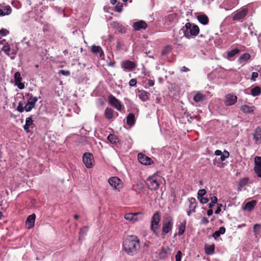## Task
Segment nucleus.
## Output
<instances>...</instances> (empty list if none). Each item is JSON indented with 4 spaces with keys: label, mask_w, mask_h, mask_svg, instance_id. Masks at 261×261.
<instances>
[{
    "label": "nucleus",
    "mask_w": 261,
    "mask_h": 261,
    "mask_svg": "<svg viewBox=\"0 0 261 261\" xmlns=\"http://www.w3.org/2000/svg\"><path fill=\"white\" fill-rule=\"evenodd\" d=\"M12 9L10 6H7L0 9V16L9 15L11 13Z\"/></svg>",
    "instance_id": "obj_26"
},
{
    "label": "nucleus",
    "mask_w": 261,
    "mask_h": 261,
    "mask_svg": "<svg viewBox=\"0 0 261 261\" xmlns=\"http://www.w3.org/2000/svg\"><path fill=\"white\" fill-rule=\"evenodd\" d=\"M258 73L256 72H253L252 73L251 80L252 81H255L256 80V79L258 77Z\"/></svg>",
    "instance_id": "obj_54"
},
{
    "label": "nucleus",
    "mask_w": 261,
    "mask_h": 261,
    "mask_svg": "<svg viewBox=\"0 0 261 261\" xmlns=\"http://www.w3.org/2000/svg\"><path fill=\"white\" fill-rule=\"evenodd\" d=\"M21 80L22 79L20 73L19 72H16L14 74L15 85L20 89H23L24 88V85L21 83Z\"/></svg>",
    "instance_id": "obj_17"
},
{
    "label": "nucleus",
    "mask_w": 261,
    "mask_h": 261,
    "mask_svg": "<svg viewBox=\"0 0 261 261\" xmlns=\"http://www.w3.org/2000/svg\"><path fill=\"white\" fill-rule=\"evenodd\" d=\"M177 21V16L175 13L169 14L165 16V22L168 25L172 23L176 22Z\"/></svg>",
    "instance_id": "obj_16"
},
{
    "label": "nucleus",
    "mask_w": 261,
    "mask_h": 261,
    "mask_svg": "<svg viewBox=\"0 0 261 261\" xmlns=\"http://www.w3.org/2000/svg\"><path fill=\"white\" fill-rule=\"evenodd\" d=\"M173 226V219L171 216H168L163 221L162 234L168 233L171 231Z\"/></svg>",
    "instance_id": "obj_3"
},
{
    "label": "nucleus",
    "mask_w": 261,
    "mask_h": 261,
    "mask_svg": "<svg viewBox=\"0 0 261 261\" xmlns=\"http://www.w3.org/2000/svg\"><path fill=\"white\" fill-rule=\"evenodd\" d=\"M108 140L112 143L115 144L118 142V138L113 134H110L107 138Z\"/></svg>",
    "instance_id": "obj_39"
},
{
    "label": "nucleus",
    "mask_w": 261,
    "mask_h": 261,
    "mask_svg": "<svg viewBox=\"0 0 261 261\" xmlns=\"http://www.w3.org/2000/svg\"><path fill=\"white\" fill-rule=\"evenodd\" d=\"M220 234H223L225 232V228L223 226L220 227L219 230H217Z\"/></svg>",
    "instance_id": "obj_58"
},
{
    "label": "nucleus",
    "mask_w": 261,
    "mask_h": 261,
    "mask_svg": "<svg viewBox=\"0 0 261 261\" xmlns=\"http://www.w3.org/2000/svg\"><path fill=\"white\" fill-rule=\"evenodd\" d=\"M253 139L254 141L257 144L261 143V128L257 127L253 133Z\"/></svg>",
    "instance_id": "obj_14"
},
{
    "label": "nucleus",
    "mask_w": 261,
    "mask_h": 261,
    "mask_svg": "<svg viewBox=\"0 0 261 261\" xmlns=\"http://www.w3.org/2000/svg\"><path fill=\"white\" fill-rule=\"evenodd\" d=\"M111 25H112L114 28H115L120 33H125V28L123 26L122 24L118 22H113L111 23Z\"/></svg>",
    "instance_id": "obj_23"
},
{
    "label": "nucleus",
    "mask_w": 261,
    "mask_h": 261,
    "mask_svg": "<svg viewBox=\"0 0 261 261\" xmlns=\"http://www.w3.org/2000/svg\"><path fill=\"white\" fill-rule=\"evenodd\" d=\"M206 193V190L205 189H200L198 191L197 193V198L200 199V198L203 197Z\"/></svg>",
    "instance_id": "obj_45"
},
{
    "label": "nucleus",
    "mask_w": 261,
    "mask_h": 261,
    "mask_svg": "<svg viewBox=\"0 0 261 261\" xmlns=\"http://www.w3.org/2000/svg\"><path fill=\"white\" fill-rule=\"evenodd\" d=\"M161 221L160 216L159 212L155 213L151 218L150 229L155 236H159L158 230L160 227V222Z\"/></svg>",
    "instance_id": "obj_2"
},
{
    "label": "nucleus",
    "mask_w": 261,
    "mask_h": 261,
    "mask_svg": "<svg viewBox=\"0 0 261 261\" xmlns=\"http://www.w3.org/2000/svg\"><path fill=\"white\" fill-rule=\"evenodd\" d=\"M248 12V8L243 7L236 12L232 17V20L234 21H242L247 15Z\"/></svg>",
    "instance_id": "obj_6"
},
{
    "label": "nucleus",
    "mask_w": 261,
    "mask_h": 261,
    "mask_svg": "<svg viewBox=\"0 0 261 261\" xmlns=\"http://www.w3.org/2000/svg\"><path fill=\"white\" fill-rule=\"evenodd\" d=\"M170 253V249L167 247H162L160 251V254L163 256H166Z\"/></svg>",
    "instance_id": "obj_37"
},
{
    "label": "nucleus",
    "mask_w": 261,
    "mask_h": 261,
    "mask_svg": "<svg viewBox=\"0 0 261 261\" xmlns=\"http://www.w3.org/2000/svg\"><path fill=\"white\" fill-rule=\"evenodd\" d=\"M256 203L257 201L256 200H251V201L246 203L244 205L242 206V209L244 211L250 212L254 210Z\"/></svg>",
    "instance_id": "obj_15"
},
{
    "label": "nucleus",
    "mask_w": 261,
    "mask_h": 261,
    "mask_svg": "<svg viewBox=\"0 0 261 261\" xmlns=\"http://www.w3.org/2000/svg\"><path fill=\"white\" fill-rule=\"evenodd\" d=\"M254 167H261V156H256L254 158Z\"/></svg>",
    "instance_id": "obj_43"
},
{
    "label": "nucleus",
    "mask_w": 261,
    "mask_h": 261,
    "mask_svg": "<svg viewBox=\"0 0 261 261\" xmlns=\"http://www.w3.org/2000/svg\"><path fill=\"white\" fill-rule=\"evenodd\" d=\"M114 110L111 108H107L105 111V116L107 119L110 120L113 118Z\"/></svg>",
    "instance_id": "obj_29"
},
{
    "label": "nucleus",
    "mask_w": 261,
    "mask_h": 261,
    "mask_svg": "<svg viewBox=\"0 0 261 261\" xmlns=\"http://www.w3.org/2000/svg\"><path fill=\"white\" fill-rule=\"evenodd\" d=\"M250 58V54L248 53H244L242 55L239 59V61L240 63L246 62L248 61Z\"/></svg>",
    "instance_id": "obj_35"
},
{
    "label": "nucleus",
    "mask_w": 261,
    "mask_h": 261,
    "mask_svg": "<svg viewBox=\"0 0 261 261\" xmlns=\"http://www.w3.org/2000/svg\"><path fill=\"white\" fill-rule=\"evenodd\" d=\"M222 153L223 152L220 150H216L215 152V154L218 156L221 155Z\"/></svg>",
    "instance_id": "obj_64"
},
{
    "label": "nucleus",
    "mask_w": 261,
    "mask_h": 261,
    "mask_svg": "<svg viewBox=\"0 0 261 261\" xmlns=\"http://www.w3.org/2000/svg\"><path fill=\"white\" fill-rule=\"evenodd\" d=\"M181 252L180 251H178L175 255V261H180L181 258Z\"/></svg>",
    "instance_id": "obj_52"
},
{
    "label": "nucleus",
    "mask_w": 261,
    "mask_h": 261,
    "mask_svg": "<svg viewBox=\"0 0 261 261\" xmlns=\"http://www.w3.org/2000/svg\"><path fill=\"white\" fill-rule=\"evenodd\" d=\"M192 32L193 36H197L199 32V27L196 25H193L191 26Z\"/></svg>",
    "instance_id": "obj_41"
},
{
    "label": "nucleus",
    "mask_w": 261,
    "mask_h": 261,
    "mask_svg": "<svg viewBox=\"0 0 261 261\" xmlns=\"http://www.w3.org/2000/svg\"><path fill=\"white\" fill-rule=\"evenodd\" d=\"M35 218L36 215L34 214L30 215L28 217L25 222V225L28 228H31L34 226Z\"/></svg>",
    "instance_id": "obj_21"
},
{
    "label": "nucleus",
    "mask_w": 261,
    "mask_h": 261,
    "mask_svg": "<svg viewBox=\"0 0 261 261\" xmlns=\"http://www.w3.org/2000/svg\"><path fill=\"white\" fill-rule=\"evenodd\" d=\"M191 26L192 24L191 23H186L185 25L179 30V34H183L184 36L188 39H190L192 36H193L192 32Z\"/></svg>",
    "instance_id": "obj_7"
},
{
    "label": "nucleus",
    "mask_w": 261,
    "mask_h": 261,
    "mask_svg": "<svg viewBox=\"0 0 261 261\" xmlns=\"http://www.w3.org/2000/svg\"><path fill=\"white\" fill-rule=\"evenodd\" d=\"M261 229V225L258 223H256L253 226V232L255 235L258 234L260 233V231Z\"/></svg>",
    "instance_id": "obj_40"
},
{
    "label": "nucleus",
    "mask_w": 261,
    "mask_h": 261,
    "mask_svg": "<svg viewBox=\"0 0 261 261\" xmlns=\"http://www.w3.org/2000/svg\"><path fill=\"white\" fill-rule=\"evenodd\" d=\"M222 205L221 204H219V206H218L217 210L215 211V214H218L220 213V212L221 211V207H222Z\"/></svg>",
    "instance_id": "obj_62"
},
{
    "label": "nucleus",
    "mask_w": 261,
    "mask_h": 261,
    "mask_svg": "<svg viewBox=\"0 0 261 261\" xmlns=\"http://www.w3.org/2000/svg\"><path fill=\"white\" fill-rule=\"evenodd\" d=\"M138 160L141 164L145 165H150L153 163L151 158L142 153L138 154Z\"/></svg>",
    "instance_id": "obj_13"
},
{
    "label": "nucleus",
    "mask_w": 261,
    "mask_h": 261,
    "mask_svg": "<svg viewBox=\"0 0 261 261\" xmlns=\"http://www.w3.org/2000/svg\"><path fill=\"white\" fill-rule=\"evenodd\" d=\"M189 201L190 203L189 204V211L187 212L188 215L190 216L191 212L194 213L195 212V208L197 207V202L196 199L195 198L191 197L189 199Z\"/></svg>",
    "instance_id": "obj_20"
},
{
    "label": "nucleus",
    "mask_w": 261,
    "mask_h": 261,
    "mask_svg": "<svg viewBox=\"0 0 261 261\" xmlns=\"http://www.w3.org/2000/svg\"><path fill=\"white\" fill-rule=\"evenodd\" d=\"M254 171L257 177L261 178V167H254Z\"/></svg>",
    "instance_id": "obj_47"
},
{
    "label": "nucleus",
    "mask_w": 261,
    "mask_h": 261,
    "mask_svg": "<svg viewBox=\"0 0 261 261\" xmlns=\"http://www.w3.org/2000/svg\"><path fill=\"white\" fill-rule=\"evenodd\" d=\"M205 95L199 92L196 93L193 97V100L195 102H202L205 100Z\"/></svg>",
    "instance_id": "obj_25"
},
{
    "label": "nucleus",
    "mask_w": 261,
    "mask_h": 261,
    "mask_svg": "<svg viewBox=\"0 0 261 261\" xmlns=\"http://www.w3.org/2000/svg\"><path fill=\"white\" fill-rule=\"evenodd\" d=\"M136 66L137 64L135 62L128 60L123 61L121 63V67L124 70L132 71Z\"/></svg>",
    "instance_id": "obj_11"
},
{
    "label": "nucleus",
    "mask_w": 261,
    "mask_h": 261,
    "mask_svg": "<svg viewBox=\"0 0 261 261\" xmlns=\"http://www.w3.org/2000/svg\"><path fill=\"white\" fill-rule=\"evenodd\" d=\"M239 4V0H227L226 3L224 4V6H226L225 9L228 10L231 9Z\"/></svg>",
    "instance_id": "obj_22"
},
{
    "label": "nucleus",
    "mask_w": 261,
    "mask_h": 261,
    "mask_svg": "<svg viewBox=\"0 0 261 261\" xmlns=\"http://www.w3.org/2000/svg\"><path fill=\"white\" fill-rule=\"evenodd\" d=\"M17 110L20 113L23 112L24 110L25 111V106L23 107L22 102L19 101L17 107Z\"/></svg>",
    "instance_id": "obj_44"
},
{
    "label": "nucleus",
    "mask_w": 261,
    "mask_h": 261,
    "mask_svg": "<svg viewBox=\"0 0 261 261\" xmlns=\"http://www.w3.org/2000/svg\"><path fill=\"white\" fill-rule=\"evenodd\" d=\"M83 161L87 168H90L92 167L94 161L93 154L89 152L85 153L83 156Z\"/></svg>",
    "instance_id": "obj_8"
},
{
    "label": "nucleus",
    "mask_w": 261,
    "mask_h": 261,
    "mask_svg": "<svg viewBox=\"0 0 261 261\" xmlns=\"http://www.w3.org/2000/svg\"><path fill=\"white\" fill-rule=\"evenodd\" d=\"M186 221H184L180 223L178 227V235L181 236L182 235L185 230L186 228Z\"/></svg>",
    "instance_id": "obj_32"
},
{
    "label": "nucleus",
    "mask_w": 261,
    "mask_h": 261,
    "mask_svg": "<svg viewBox=\"0 0 261 261\" xmlns=\"http://www.w3.org/2000/svg\"><path fill=\"white\" fill-rule=\"evenodd\" d=\"M261 93V89L258 86H256L251 89V94L253 96H256L260 95Z\"/></svg>",
    "instance_id": "obj_33"
},
{
    "label": "nucleus",
    "mask_w": 261,
    "mask_h": 261,
    "mask_svg": "<svg viewBox=\"0 0 261 261\" xmlns=\"http://www.w3.org/2000/svg\"><path fill=\"white\" fill-rule=\"evenodd\" d=\"M211 202L215 204L217 202L218 199L216 196H213L211 198Z\"/></svg>",
    "instance_id": "obj_60"
},
{
    "label": "nucleus",
    "mask_w": 261,
    "mask_h": 261,
    "mask_svg": "<svg viewBox=\"0 0 261 261\" xmlns=\"http://www.w3.org/2000/svg\"><path fill=\"white\" fill-rule=\"evenodd\" d=\"M201 222L204 224H207L209 222V220L206 217H203L201 219Z\"/></svg>",
    "instance_id": "obj_59"
},
{
    "label": "nucleus",
    "mask_w": 261,
    "mask_h": 261,
    "mask_svg": "<svg viewBox=\"0 0 261 261\" xmlns=\"http://www.w3.org/2000/svg\"><path fill=\"white\" fill-rule=\"evenodd\" d=\"M150 94L145 91H139L138 96L143 101H147L148 98Z\"/></svg>",
    "instance_id": "obj_24"
},
{
    "label": "nucleus",
    "mask_w": 261,
    "mask_h": 261,
    "mask_svg": "<svg viewBox=\"0 0 261 261\" xmlns=\"http://www.w3.org/2000/svg\"><path fill=\"white\" fill-rule=\"evenodd\" d=\"M237 101V97L232 94H228L226 96L225 104L226 106H231L234 105Z\"/></svg>",
    "instance_id": "obj_19"
},
{
    "label": "nucleus",
    "mask_w": 261,
    "mask_h": 261,
    "mask_svg": "<svg viewBox=\"0 0 261 261\" xmlns=\"http://www.w3.org/2000/svg\"><path fill=\"white\" fill-rule=\"evenodd\" d=\"M108 182L112 187L118 191L122 187V181L118 177L113 176L109 178Z\"/></svg>",
    "instance_id": "obj_9"
},
{
    "label": "nucleus",
    "mask_w": 261,
    "mask_h": 261,
    "mask_svg": "<svg viewBox=\"0 0 261 261\" xmlns=\"http://www.w3.org/2000/svg\"><path fill=\"white\" fill-rule=\"evenodd\" d=\"M229 156V153L228 151L225 150L223 153L220 155V159H219V160H220L221 161L223 162L226 160V159L228 158Z\"/></svg>",
    "instance_id": "obj_42"
},
{
    "label": "nucleus",
    "mask_w": 261,
    "mask_h": 261,
    "mask_svg": "<svg viewBox=\"0 0 261 261\" xmlns=\"http://www.w3.org/2000/svg\"><path fill=\"white\" fill-rule=\"evenodd\" d=\"M59 74H61L64 76H69L70 74V72L69 70H60L59 72Z\"/></svg>",
    "instance_id": "obj_50"
},
{
    "label": "nucleus",
    "mask_w": 261,
    "mask_h": 261,
    "mask_svg": "<svg viewBox=\"0 0 261 261\" xmlns=\"http://www.w3.org/2000/svg\"><path fill=\"white\" fill-rule=\"evenodd\" d=\"M241 110L245 113H252L253 112V107L247 105H243L241 107Z\"/></svg>",
    "instance_id": "obj_31"
},
{
    "label": "nucleus",
    "mask_w": 261,
    "mask_h": 261,
    "mask_svg": "<svg viewBox=\"0 0 261 261\" xmlns=\"http://www.w3.org/2000/svg\"><path fill=\"white\" fill-rule=\"evenodd\" d=\"M249 178L247 177H244L240 179L239 182V187L241 188L245 186L247 184Z\"/></svg>",
    "instance_id": "obj_38"
},
{
    "label": "nucleus",
    "mask_w": 261,
    "mask_h": 261,
    "mask_svg": "<svg viewBox=\"0 0 261 261\" xmlns=\"http://www.w3.org/2000/svg\"><path fill=\"white\" fill-rule=\"evenodd\" d=\"M25 124H27V125L31 126V128L33 127L34 124H33V120L32 119V116L27 118V119L25 120Z\"/></svg>",
    "instance_id": "obj_46"
},
{
    "label": "nucleus",
    "mask_w": 261,
    "mask_h": 261,
    "mask_svg": "<svg viewBox=\"0 0 261 261\" xmlns=\"http://www.w3.org/2000/svg\"><path fill=\"white\" fill-rule=\"evenodd\" d=\"M30 127H31V126L27 125V124H25V125L23 126V128L27 132H29L30 131Z\"/></svg>",
    "instance_id": "obj_63"
},
{
    "label": "nucleus",
    "mask_w": 261,
    "mask_h": 261,
    "mask_svg": "<svg viewBox=\"0 0 261 261\" xmlns=\"http://www.w3.org/2000/svg\"><path fill=\"white\" fill-rule=\"evenodd\" d=\"M140 240L136 236H129L123 242V249L128 255H134L138 252L140 249Z\"/></svg>",
    "instance_id": "obj_1"
},
{
    "label": "nucleus",
    "mask_w": 261,
    "mask_h": 261,
    "mask_svg": "<svg viewBox=\"0 0 261 261\" xmlns=\"http://www.w3.org/2000/svg\"><path fill=\"white\" fill-rule=\"evenodd\" d=\"M126 122L128 125H133L135 122V114L132 113H129L126 117Z\"/></svg>",
    "instance_id": "obj_27"
},
{
    "label": "nucleus",
    "mask_w": 261,
    "mask_h": 261,
    "mask_svg": "<svg viewBox=\"0 0 261 261\" xmlns=\"http://www.w3.org/2000/svg\"><path fill=\"white\" fill-rule=\"evenodd\" d=\"M88 227H85L81 230L80 232V238L83 237V236L86 233L87 231H88Z\"/></svg>",
    "instance_id": "obj_49"
},
{
    "label": "nucleus",
    "mask_w": 261,
    "mask_h": 261,
    "mask_svg": "<svg viewBox=\"0 0 261 261\" xmlns=\"http://www.w3.org/2000/svg\"><path fill=\"white\" fill-rule=\"evenodd\" d=\"M171 49V47L168 46H167L162 51V55H165L167 53H168L170 51V50Z\"/></svg>",
    "instance_id": "obj_57"
},
{
    "label": "nucleus",
    "mask_w": 261,
    "mask_h": 261,
    "mask_svg": "<svg viewBox=\"0 0 261 261\" xmlns=\"http://www.w3.org/2000/svg\"><path fill=\"white\" fill-rule=\"evenodd\" d=\"M133 27L134 30L139 31L141 29H146L147 27V24L144 21L139 20L134 22Z\"/></svg>",
    "instance_id": "obj_18"
},
{
    "label": "nucleus",
    "mask_w": 261,
    "mask_h": 261,
    "mask_svg": "<svg viewBox=\"0 0 261 261\" xmlns=\"http://www.w3.org/2000/svg\"><path fill=\"white\" fill-rule=\"evenodd\" d=\"M25 96L29 97L28 102L25 104V111L30 112L34 108L38 101V98L29 93H26Z\"/></svg>",
    "instance_id": "obj_5"
},
{
    "label": "nucleus",
    "mask_w": 261,
    "mask_h": 261,
    "mask_svg": "<svg viewBox=\"0 0 261 261\" xmlns=\"http://www.w3.org/2000/svg\"><path fill=\"white\" fill-rule=\"evenodd\" d=\"M109 103L117 110L121 111L122 109V105L120 101L113 95H110L108 97Z\"/></svg>",
    "instance_id": "obj_12"
},
{
    "label": "nucleus",
    "mask_w": 261,
    "mask_h": 261,
    "mask_svg": "<svg viewBox=\"0 0 261 261\" xmlns=\"http://www.w3.org/2000/svg\"><path fill=\"white\" fill-rule=\"evenodd\" d=\"M9 33V31L6 29H2L0 30V37L6 36Z\"/></svg>",
    "instance_id": "obj_53"
},
{
    "label": "nucleus",
    "mask_w": 261,
    "mask_h": 261,
    "mask_svg": "<svg viewBox=\"0 0 261 261\" xmlns=\"http://www.w3.org/2000/svg\"><path fill=\"white\" fill-rule=\"evenodd\" d=\"M240 50L238 48H235L228 51L227 54V58L228 59H230L231 58L233 57L239 53Z\"/></svg>",
    "instance_id": "obj_36"
},
{
    "label": "nucleus",
    "mask_w": 261,
    "mask_h": 261,
    "mask_svg": "<svg viewBox=\"0 0 261 261\" xmlns=\"http://www.w3.org/2000/svg\"><path fill=\"white\" fill-rule=\"evenodd\" d=\"M10 47L8 45H5L2 48V50L4 51L8 55H9V52L10 51Z\"/></svg>",
    "instance_id": "obj_48"
},
{
    "label": "nucleus",
    "mask_w": 261,
    "mask_h": 261,
    "mask_svg": "<svg viewBox=\"0 0 261 261\" xmlns=\"http://www.w3.org/2000/svg\"><path fill=\"white\" fill-rule=\"evenodd\" d=\"M115 11L117 12H121L122 11V5L120 3H118L116 5Z\"/></svg>",
    "instance_id": "obj_51"
},
{
    "label": "nucleus",
    "mask_w": 261,
    "mask_h": 261,
    "mask_svg": "<svg viewBox=\"0 0 261 261\" xmlns=\"http://www.w3.org/2000/svg\"><path fill=\"white\" fill-rule=\"evenodd\" d=\"M214 245L206 246L205 247V253L208 255L213 254L214 253Z\"/></svg>",
    "instance_id": "obj_34"
},
{
    "label": "nucleus",
    "mask_w": 261,
    "mask_h": 261,
    "mask_svg": "<svg viewBox=\"0 0 261 261\" xmlns=\"http://www.w3.org/2000/svg\"><path fill=\"white\" fill-rule=\"evenodd\" d=\"M198 21L203 25H206L208 23V18L205 14L199 15L197 16Z\"/></svg>",
    "instance_id": "obj_28"
},
{
    "label": "nucleus",
    "mask_w": 261,
    "mask_h": 261,
    "mask_svg": "<svg viewBox=\"0 0 261 261\" xmlns=\"http://www.w3.org/2000/svg\"><path fill=\"white\" fill-rule=\"evenodd\" d=\"M198 199L199 200L200 202L202 204L206 203L208 201V199L206 197H201V198H200V199Z\"/></svg>",
    "instance_id": "obj_55"
},
{
    "label": "nucleus",
    "mask_w": 261,
    "mask_h": 261,
    "mask_svg": "<svg viewBox=\"0 0 261 261\" xmlns=\"http://www.w3.org/2000/svg\"><path fill=\"white\" fill-rule=\"evenodd\" d=\"M91 51L93 53H99V57H102L103 55V53L101 47L100 46H96L93 45L91 47Z\"/></svg>",
    "instance_id": "obj_30"
},
{
    "label": "nucleus",
    "mask_w": 261,
    "mask_h": 261,
    "mask_svg": "<svg viewBox=\"0 0 261 261\" xmlns=\"http://www.w3.org/2000/svg\"><path fill=\"white\" fill-rule=\"evenodd\" d=\"M137 84V81L135 79H131L129 82V85L130 86H136Z\"/></svg>",
    "instance_id": "obj_56"
},
{
    "label": "nucleus",
    "mask_w": 261,
    "mask_h": 261,
    "mask_svg": "<svg viewBox=\"0 0 261 261\" xmlns=\"http://www.w3.org/2000/svg\"><path fill=\"white\" fill-rule=\"evenodd\" d=\"M220 233L218 232V231L217 230L213 234V237L216 240L217 238L220 236Z\"/></svg>",
    "instance_id": "obj_61"
},
{
    "label": "nucleus",
    "mask_w": 261,
    "mask_h": 261,
    "mask_svg": "<svg viewBox=\"0 0 261 261\" xmlns=\"http://www.w3.org/2000/svg\"><path fill=\"white\" fill-rule=\"evenodd\" d=\"M146 184L150 190H155L159 187L160 184L157 180L155 174L147 178Z\"/></svg>",
    "instance_id": "obj_4"
},
{
    "label": "nucleus",
    "mask_w": 261,
    "mask_h": 261,
    "mask_svg": "<svg viewBox=\"0 0 261 261\" xmlns=\"http://www.w3.org/2000/svg\"><path fill=\"white\" fill-rule=\"evenodd\" d=\"M124 218L129 221L135 222L136 221L142 220L143 215L141 213H128L125 215Z\"/></svg>",
    "instance_id": "obj_10"
}]
</instances>
